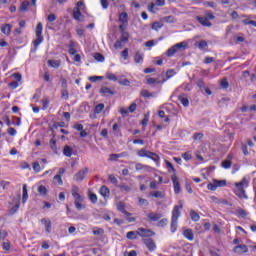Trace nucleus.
I'll return each mask as SVG.
<instances>
[{"label": "nucleus", "instance_id": "nucleus-4", "mask_svg": "<svg viewBox=\"0 0 256 256\" xmlns=\"http://www.w3.org/2000/svg\"><path fill=\"white\" fill-rule=\"evenodd\" d=\"M187 47H188V44L185 41L177 43L167 50L166 55L167 57H173L175 53H180L181 51H185Z\"/></svg>", "mask_w": 256, "mask_h": 256}, {"label": "nucleus", "instance_id": "nucleus-23", "mask_svg": "<svg viewBox=\"0 0 256 256\" xmlns=\"http://www.w3.org/2000/svg\"><path fill=\"white\" fill-rule=\"evenodd\" d=\"M147 217L150 219V221H159V219L163 217V214L151 212L147 215Z\"/></svg>", "mask_w": 256, "mask_h": 256}, {"label": "nucleus", "instance_id": "nucleus-57", "mask_svg": "<svg viewBox=\"0 0 256 256\" xmlns=\"http://www.w3.org/2000/svg\"><path fill=\"white\" fill-rule=\"evenodd\" d=\"M169 223V220L167 218H163L158 222V227H165Z\"/></svg>", "mask_w": 256, "mask_h": 256}, {"label": "nucleus", "instance_id": "nucleus-62", "mask_svg": "<svg viewBox=\"0 0 256 256\" xmlns=\"http://www.w3.org/2000/svg\"><path fill=\"white\" fill-rule=\"evenodd\" d=\"M7 132L12 136L15 137L17 135V130L13 127H9Z\"/></svg>", "mask_w": 256, "mask_h": 256}, {"label": "nucleus", "instance_id": "nucleus-46", "mask_svg": "<svg viewBox=\"0 0 256 256\" xmlns=\"http://www.w3.org/2000/svg\"><path fill=\"white\" fill-rule=\"evenodd\" d=\"M2 33H11V24H5L1 26Z\"/></svg>", "mask_w": 256, "mask_h": 256}, {"label": "nucleus", "instance_id": "nucleus-39", "mask_svg": "<svg viewBox=\"0 0 256 256\" xmlns=\"http://www.w3.org/2000/svg\"><path fill=\"white\" fill-rule=\"evenodd\" d=\"M50 147H51L52 151H54V152L57 151V140L55 139V134H53V137L50 140Z\"/></svg>", "mask_w": 256, "mask_h": 256}, {"label": "nucleus", "instance_id": "nucleus-25", "mask_svg": "<svg viewBox=\"0 0 256 256\" xmlns=\"http://www.w3.org/2000/svg\"><path fill=\"white\" fill-rule=\"evenodd\" d=\"M183 235L186 239H188V241H193V239H195V235L191 229L184 230Z\"/></svg>", "mask_w": 256, "mask_h": 256}, {"label": "nucleus", "instance_id": "nucleus-60", "mask_svg": "<svg viewBox=\"0 0 256 256\" xmlns=\"http://www.w3.org/2000/svg\"><path fill=\"white\" fill-rule=\"evenodd\" d=\"M100 4L102 9H108L109 8V1L108 0H100Z\"/></svg>", "mask_w": 256, "mask_h": 256}, {"label": "nucleus", "instance_id": "nucleus-7", "mask_svg": "<svg viewBox=\"0 0 256 256\" xmlns=\"http://www.w3.org/2000/svg\"><path fill=\"white\" fill-rule=\"evenodd\" d=\"M89 173V168L88 167H84L82 169H80L73 177L74 181H76L77 183H81L85 177H87Z\"/></svg>", "mask_w": 256, "mask_h": 256}, {"label": "nucleus", "instance_id": "nucleus-19", "mask_svg": "<svg viewBox=\"0 0 256 256\" xmlns=\"http://www.w3.org/2000/svg\"><path fill=\"white\" fill-rule=\"evenodd\" d=\"M75 47H77V43H75L73 40H70L68 45V53L70 55H75V53H77V49H75Z\"/></svg>", "mask_w": 256, "mask_h": 256}, {"label": "nucleus", "instance_id": "nucleus-64", "mask_svg": "<svg viewBox=\"0 0 256 256\" xmlns=\"http://www.w3.org/2000/svg\"><path fill=\"white\" fill-rule=\"evenodd\" d=\"M119 157H123V155L121 154H111L110 155V161H117V159H119Z\"/></svg>", "mask_w": 256, "mask_h": 256}, {"label": "nucleus", "instance_id": "nucleus-3", "mask_svg": "<svg viewBox=\"0 0 256 256\" xmlns=\"http://www.w3.org/2000/svg\"><path fill=\"white\" fill-rule=\"evenodd\" d=\"M179 209H183V204L180 206H174L172 210V219H171V233H175L177 231V221H179V217H181V211Z\"/></svg>", "mask_w": 256, "mask_h": 256}, {"label": "nucleus", "instance_id": "nucleus-45", "mask_svg": "<svg viewBox=\"0 0 256 256\" xmlns=\"http://www.w3.org/2000/svg\"><path fill=\"white\" fill-rule=\"evenodd\" d=\"M94 59L99 63H103V61H105V56H103L101 53H95Z\"/></svg>", "mask_w": 256, "mask_h": 256}, {"label": "nucleus", "instance_id": "nucleus-27", "mask_svg": "<svg viewBox=\"0 0 256 256\" xmlns=\"http://www.w3.org/2000/svg\"><path fill=\"white\" fill-rule=\"evenodd\" d=\"M175 69H169L166 71V78H164L161 81V85H163V83H165L166 81H169V79H171V77H173L175 75Z\"/></svg>", "mask_w": 256, "mask_h": 256}, {"label": "nucleus", "instance_id": "nucleus-9", "mask_svg": "<svg viewBox=\"0 0 256 256\" xmlns=\"http://www.w3.org/2000/svg\"><path fill=\"white\" fill-rule=\"evenodd\" d=\"M171 179L174 185V193L176 195H179L181 193V184L179 183V178L177 177V175L174 174L172 175Z\"/></svg>", "mask_w": 256, "mask_h": 256}, {"label": "nucleus", "instance_id": "nucleus-10", "mask_svg": "<svg viewBox=\"0 0 256 256\" xmlns=\"http://www.w3.org/2000/svg\"><path fill=\"white\" fill-rule=\"evenodd\" d=\"M153 235H155V232H153L150 229L138 228V236L139 237H153Z\"/></svg>", "mask_w": 256, "mask_h": 256}, {"label": "nucleus", "instance_id": "nucleus-61", "mask_svg": "<svg viewBox=\"0 0 256 256\" xmlns=\"http://www.w3.org/2000/svg\"><path fill=\"white\" fill-rule=\"evenodd\" d=\"M237 213H238V215H240V217H246L247 216V211H245L243 208H238Z\"/></svg>", "mask_w": 256, "mask_h": 256}, {"label": "nucleus", "instance_id": "nucleus-24", "mask_svg": "<svg viewBox=\"0 0 256 256\" xmlns=\"http://www.w3.org/2000/svg\"><path fill=\"white\" fill-rule=\"evenodd\" d=\"M195 47H198V49H200L201 51H205V49H207L208 44L207 41L205 40H200L195 42Z\"/></svg>", "mask_w": 256, "mask_h": 256}, {"label": "nucleus", "instance_id": "nucleus-13", "mask_svg": "<svg viewBox=\"0 0 256 256\" xmlns=\"http://www.w3.org/2000/svg\"><path fill=\"white\" fill-rule=\"evenodd\" d=\"M144 245H146L147 249L150 251H155L157 249V245H155V240L152 238L144 239Z\"/></svg>", "mask_w": 256, "mask_h": 256}, {"label": "nucleus", "instance_id": "nucleus-38", "mask_svg": "<svg viewBox=\"0 0 256 256\" xmlns=\"http://www.w3.org/2000/svg\"><path fill=\"white\" fill-rule=\"evenodd\" d=\"M118 188L123 192V193H131V186L127 184H122L118 185Z\"/></svg>", "mask_w": 256, "mask_h": 256}, {"label": "nucleus", "instance_id": "nucleus-8", "mask_svg": "<svg viewBox=\"0 0 256 256\" xmlns=\"http://www.w3.org/2000/svg\"><path fill=\"white\" fill-rule=\"evenodd\" d=\"M127 41H129V34L124 33L122 34L121 38L115 42L114 48L121 49L123 47V43H127Z\"/></svg>", "mask_w": 256, "mask_h": 256}, {"label": "nucleus", "instance_id": "nucleus-20", "mask_svg": "<svg viewBox=\"0 0 256 256\" xmlns=\"http://www.w3.org/2000/svg\"><path fill=\"white\" fill-rule=\"evenodd\" d=\"M145 57V54L141 51H137L134 55V63H143V59Z\"/></svg>", "mask_w": 256, "mask_h": 256}, {"label": "nucleus", "instance_id": "nucleus-48", "mask_svg": "<svg viewBox=\"0 0 256 256\" xmlns=\"http://www.w3.org/2000/svg\"><path fill=\"white\" fill-rule=\"evenodd\" d=\"M242 23L243 25H252V27H256V21L250 20L249 18L242 20Z\"/></svg>", "mask_w": 256, "mask_h": 256}, {"label": "nucleus", "instance_id": "nucleus-31", "mask_svg": "<svg viewBox=\"0 0 256 256\" xmlns=\"http://www.w3.org/2000/svg\"><path fill=\"white\" fill-rule=\"evenodd\" d=\"M159 83L161 84V81H159L157 78H151V77H148L146 78V84L147 85H159Z\"/></svg>", "mask_w": 256, "mask_h": 256}, {"label": "nucleus", "instance_id": "nucleus-30", "mask_svg": "<svg viewBox=\"0 0 256 256\" xmlns=\"http://www.w3.org/2000/svg\"><path fill=\"white\" fill-rule=\"evenodd\" d=\"M100 195H102V197H109V195H111V192L109 191V188L107 186H101Z\"/></svg>", "mask_w": 256, "mask_h": 256}, {"label": "nucleus", "instance_id": "nucleus-22", "mask_svg": "<svg viewBox=\"0 0 256 256\" xmlns=\"http://www.w3.org/2000/svg\"><path fill=\"white\" fill-rule=\"evenodd\" d=\"M73 17L76 21H82L83 20V14H81V10L79 8L73 9Z\"/></svg>", "mask_w": 256, "mask_h": 256}, {"label": "nucleus", "instance_id": "nucleus-21", "mask_svg": "<svg viewBox=\"0 0 256 256\" xmlns=\"http://www.w3.org/2000/svg\"><path fill=\"white\" fill-rule=\"evenodd\" d=\"M48 67H52L53 69H59L61 67V60H48Z\"/></svg>", "mask_w": 256, "mask_h": 256}, {"label": "nucleus", "instance_id": "nucleus-33", "mask_svg": "<svg viewBox=\"0 0 256 256\" xmlns=\"http://www.w3.org/2000/svg\"><path fill=\"white\" fill-rule=\"evenodd\" d=\"M37 191H38L39 195H42V197H45V195H47V193H49V190H47V187H45L44 185L38 186Z\"/></svg>", "mask_w": 256, "mask_h": 256}, {"label": "nucleus", "instance_id": "nucleus-55", "mask_svg": "<svg viewBox=\"0 0 256 256\" xmlns=\"http://www.w3.org/2000/svg\"><path fill=\"white\" fill-rule=\"evenodd\" d=\"M204 7H211L212 9L217 8V4L213 1H206L204 2Z\"/></svg>", "mask_w": 256, "mask_h": 256}, {"label": "nucleus", "instance_id": "nucleus-41", "mask_svg": "<svg viewBox=\"0 0 256 256\" xmlns=\"http://www.w3.org/2000/svg\"><path fill=\"white\" fill-rule=\"evenodd\" d=\"M103 109H105V104L100 103V104L96 105L95 109H94L95 115H99V113H101V111H103Z\"/></svg>", "mask_w": 256, "mask_h": 256}, {"label": "nucleus", "instance_id": "nucleus-36", "mask_svg": "<svg viewBox=\"0 0 256 256\" xmlns=\"http://www.w3.org/2000/svg\"><path fill=\"white\" fill-rule=\"evenodd\" d=\"M190 217L192 219V221H199V219H201V216H199V213H197L195 210H190Z\"/></svg>", "mask_w": 256, "mask_h": 256}, {"label": "nucleus", "instance_id": "nucleus-47", "mask_svg": "<svg viewBox=\"0 0 256 256\" xmlns=\"http://www.w3.org/2000/svg\"><path fill=\"white\" fill-rule=\"evenodd\" d=\"M88 197H89V200L91 201V203H93V204L97 203V194L91 193V191H89Z\"/></svg>", "mask_w": 256, "mask_h": 256}, {"label": "nucleus", "instance_id": "nucleus-59", "mask_svg": "<svg viewBox=\"0 0 256 256\" xmlns=\"http://www.w3.org/2000/svg\"><path fill=\"white\" fill-rule=\"evenodd\" d=\"M54 181H57L58 185H63V179L61 178V174L55 175Z\"/></svg>", "mask_w": 256, "mask_h": 256}, {"label": "nucleus", "instance_id": "nucleus-2", "mask_svg": "<svg viewBox=\"0 0 256 256\" xmlns=\"http://www.w3.org/2000/svg\"><path fill=\"white\" fill-rule=\"evenodd\" d=\"M235 187V195L240 199H247V193L245 192V187H249V181H247V178L244 177L240 182H236Z\"/></svg>", "mask_w": 256, "mask_h": 256}, {"label": "nucleus", "instance_id": "nucleus-51", "mask_svg": "<svg viewBox=\"0 0 256 256\" xmlns=\"http://www.w3.org/2000/svg\"><path fill=\"white\" fill-rule=\"evenodd\" d=\"M61 97H62V99H65V101H67V99H69V91H67V88L62 89Z\"/></svg>", "mask_w": 256, "mask_h": 256}, {"label": "nucleus", "instance_id": "nucleus-26", "mask_svg": "<svg viewBox=\"0 0 256 256\" xmlns=\"http://www.w3.org/2000/svg\"><path fill=\"white\" fill-rule=\"evenodd\" d=\"M34 47L37 49L41 43H43V35L41 33H36V39L33 41Z\"/></svg>", "mask_w": 256, "mask_h": 256}, {"label": "nucleus", "instance_id": "nucleus-52", "mask_svg": "<svg viewBox=\"0 0 256 256\" xmlns=\"http://www.w3.org/2000/svg\"><path fill=\"white\" fill-rule=\"evenodd\" d=\"M232 162L231 160H224L222 161V167L224 169H231Z\"/></svg>", "mask_w": 256, "mask_h": 256}, {"label": "nucleus", "instance_id": "nucleus-12", "mask_svg": "<svg viewBox=\"0 0 256 256\" xmlns=\"http://www.w3.org/2000/svg\"><path fill=\"white\" fill-rule=\"evenodd\" d=\"M100 95H102V97H110L111 95L115 94V91L111 90V88L107 87V86H103L100 90H99Z\"/></svg>", "mask_w": 256, "mask_h": 256}, {"label": "nucleus", "instance_id": "nucleus-42", "mask_svg": "<svg viewBox=\"0 0 256 256\" xmlns=\"http://www.w3.org/2000/svg\"><path fill=\"white\" fill-rule=\"evenodd\" d=\"M110 183H112V185H115L116 187H118V183H119V180H117V177H115V175L111 174L109 175L108 177Z\"/></svg>", "mask_w": 256, "mask_h": 256}, {"label": "nucleus", "instance_id": "nucleus-63", "mask_svg": "<svg viewBox=\"0 0 256 256\" xmlns=\"http://www.w3.org/2000/svg\"><path fill=\"white\" fill-rule=\"evenodd\" d=\"M214 61H215V57H206V58L204 59V63H205L206 65H209V64H211V63H214Z\"/></svg>", "mask_w": 256, "mask_h": 256}, {"label": "nucleus", "instance_id": "nucleus-5", "mask_svg": "<svg viewBox=\"0 0 256 256\" xmlns=\"http://www.w3.org/2000/svg\"><path fill=\"white\" fill-rule=\"evenodd\" d=\"M138 157H147L148 159H152V161H155V163H159V155H157L155 152H151L145 149H140L138 151Z\"/></svg>", "mask_w": 256, "mask_h": 256}, {"label": "nucleus", "instance_id": "nucleus-49", "mask_svg": "<svg viewBox=\"0 0 256 256\" xmlns=\"http://www.w3.org/2000/svg\"><path fill=\"white\" fill-rule=\"evenodd\" d=\"M32 169H33V171H35V173H40V171H41V165L39 164V162H34L33 164H32Z\"/></svg>", "mask_w": 256, "mask_h": 256}, {"label": "nucleus", "instance_id": "nucleus-18", "mask_svg": "<svg viewBox=\"0 0 256 256\" xmlns=\"http://www.w3.org/2000/svg\"><path fill=\"white\" fill-rule=\"evenodd\" d=\"M138 236H139V230L129 231L126 234V239H129L130 241H135V239H137Z\"/></svg>", "mask_w": 256, "mask_h": 256}, {"label": "nucleus", "instance_id": "nucleus-29", "mask_svg": "<svg viewBox=\"0 0 256 256\" xmlns=\"http://www.w3.org/2000/svg\"><path fill=\"white\" fill-rule=\"evenodd\" d=\"M29 9V1H23L19 7L20 13H27Z\"/></svg>", "mask_w": 256, "mask_h": 256}, {"label": "nucleus", "instance_id": "nucleus-44", "mask_svg": "<svg viewBox=\"0 0 256 256\" xmlns=\"http://www.w3.org/2000/svg\"><path fill=\"white\" fill-rule=\"evenodd\" d=\"M49 97H45V98H43L42 99V109H43V111H45V110H47L48 109V107H49Z\"/></svg>", "mask_w": 256, "mask_h": 256}, {"label": "nucleus", "instance_id": "nucleus-17", "mask_svg": "<svg viewBox=\"0 0 256 256\" xmlns=\"http://www.w3.org/2000/svg\"><path fill=\"white\" fill-rule=\"evenodd\" d=\"M197 21L200 23V25H203V27H211V23L209 22V18L205 16H198Z\"/></svg>", "mask_w": 256, "mask_h": 256}, {"label": "nucleus", "instance_id": "nucleus-35", "mask_svg": "<svg viewBox=\"0 0 256 256\" xmlns=\"http://www.w3.org/2000/svg\"><path fill=\"white\" fill-rule=\"evenodd\" d=\"M178 99H179L180 103L183 105V107H189V98H187L186 95L179 96Z\"/></svg>", "mask_w": 256, "mask_h": 256}, {"label": "nucleus", "instance_id": "nucleus-54", "mask_svg": "<svg viewBox=\"0 0 256 256\" xmlns=\"http://www.w3.org/2000/svg\"><path fill=\"white\" fill-rule=\"evenodd\" d=\"M220 85L222 89H227L229 87V81H227V78H223L220 82Z\"/></svg>", "mask_w": 256, "mask_h": 256}, {"label": "nucleus", "instance_id": "nucleus-15", "mask_svg": "<svg viewBox=\"0 0 256 256\" xmlns=\"http://www.w3.org/2000/svg\"><path fill=\"white\" fill-rule=\"evenodd\" d=\"M117 207V210L120 211V213H123L124 215H126V217H131V212H128L126 209H125V203L122 202V201H119L116 205Z\"/></svg>", "mask_w": 256, "mask_h": 256}, {"label": "nucleus", "instance_id": "nucleus-16", "mask_svg": "<svg viewBox=\"0 0 256 256\" xmlns=\"http://www.w3.org/2000/svg\"><path fill=\"white\" fill-rule=\"evenodd\" d=\"M249 248L245 244H240L234 247V253L242 255V253H248Z\"/></svg>", "mask_w": 256, "mask_h": 256}, {"label": "nucleus", "instance_id": "nucleus-32", "mask_svg": "<svg viewBox=\"0 0 256 256\" xmlns=\"http://www.w3.org/2000/svg\"><path fill=\"white\" fill-rule=\"evenodd\" d=\"M22 191V203H27V199L29 198V194L27 193V184L23 185Z\"/></svg>", "mask_w": 256, "mask_h": 256}, {"label": "nucleus", "instance_id": "nucleus-53", "mask_svg": "<svg viewBox=\"0 0 256 256\" xmlns=\"http://www.w3.org/2000/svg\"><path fill=\"white\" fill-rule=\"evenodd\" d=\"M121 57H123L124 61H127V59H129V49L125 48L121 52Z\"/></svg>", "mask_w": 256, "mask_h": 256}, {"label": "nucleus", "instance_id": "nucleus-14", "mask_svg": "<svg viewBox=\"0 0 256 256\" xmlns=\"http://www.w3.org/2000/svg\"><path fill=\"white\" fill-rule=\"evenodd\" d=\"M40 222L44 225L46 233H51V229L53 227L51 220H49V218H42Z\"/></svg>", "mask_w": 256, "mask_h": 256}, {"label": "nucleus", "instance_id": "nucleus-1", "mask_svg": "<svg viewBox=\"0 0 256 256\" xmlns=\"http://www.w3.org/2000/svg\"><path fill=\"white\" fill-rule=\"evenodd\" d=\"M72 197L74 199V205L77 211H83V209H85V205L83 204V202L85 201V197L79 194V187H72Z\"/></svg>", "mask_w": 256, "mask_h": 256}, {"label": "nucleus", "instance_id": "nucleus-37", "mask_svg": "<svg viewBox=\"0 0 256 256\" xmlns=\"http://www.w3.org/2000/svg\"><path fill=\"white\" fill-rule=\"evenodd\" d=\"M128 17H129V15L127 14V12H122L119 15V22L120 23H128Z\"/></svg>", "mask_w": 256, "mask_h": 256}, {"label": "nucleus", "instance_id": "nucleus-56", "mask_svg": "<svg viewBox=\"0 0 256 256\" xmlns=\"http://www.w3.org/2000/svg\"><path fill=\"white\" fill-rule=\"evenodd\" d=\"M140 207H147L149 205V201H147V199L145 198H140L138 201Z\"/></svg>", "mask_w": 256, "mask_h": 256}, {"label": "nucleus", "instance_id": "nucleus-11", "mask_svg": "<svg viewBox=\"0 0 256 256\" xmlns=\"http://www.w3.org/2000/svg\"><path fill=\"white\" fill-rule=\"evenodd\" d=\"M21 201V195L18 194L16 198L13 199V203H16L11 209H10V215H15L16 211H19L20 203Z\"/></svg>", "mask_w": 256, "mask_h": 256}, {"label": "nucleus", "instance_id": "nucleus-34", "mask_svg": "<svg viewBox=\"0 0 256 256\" xmlns=\"http://www.w3.org/2000/svg\"><path fill=\"white\" fill-rule=\"evenodd\" d=\"M149 197H155V199H163L165 195L161 191L150 192Z\"/></svg>", "mask_w": 256, "mask_h": 256}, {"label": "nucleus", "instance_id": "nucleus-58", "mask_svg": "<svg viewBox=\"0 0 256 256\" xmlns=\"http://www.w3.org/2000/svg\"><path fill=\"white\" fill-rule=\"evenodd\" d=\"M101 79H103V76H91V77H89V81H91V83H96V81H101Z\"/></svg>", "mask_w": 256, "mask_h": 256}, {"label": "nucleus", "instance_id": "nucleus-6", "mask_svg": "<svg viewBox=\"0 0 256 256\" xmlns=\"http://www.w3.org/2000/svg\"><path fill=\"white\" fill-rule=\"evenodd\" d=\"M226 185H227V180H217V179H214L213 183H209L207 185V189L209 191H217V188L225 187Z\"/></svg>", "mask_w": 256, "mask_h": 256}, {"label": "nucleus", "instance_id": "nucleus-50", "mask_svg": "<svg viewBox=\"0 0 256 256\" xmlns=\"http://www.w3.org/2000/svg\"><path fill=\"white\" fill-rule=\"evenodd\" d=\"M163 27V24L161 22H154L152 24L153 31H159Z\"/></svg>", "mask_w": 256, "mask_h": 256}, {"label": "nucleus", "instance_id": "nucleus-43", "mask_svg": "<svg viewBox=\"0 0 256 256\" xmlns=\"http://www.w3.org/2000/svg\"><path fill=\"white\" fill-rule=\"evenodd\" d=\"M245 41V38L243 36H234L231 40V43H243Z\"/></svg>", "mask_w": 256, "mask_h": 256}, {"label": "nucleus", "instance_id": "nucleus-40", "mask_svg": "<svg viewBox=\"0 0 256 256\" xmlns=\"http://www.w3.org/2000/svg\"><path fill=\"white\" fill-rule=\"evenodd\" d=\"M162 21L164 23H175L177 21V19L175 18V16H166L164 18H162Z\"/></svg>", "mask_w": 256, "mask_h": 256}, {"label": "nucleus", "instance_id": "nucleus-28", "mask_svg": "<svg viewBox=\"0 0 256 256\" xmlns=\"http://www.w3.org/2000/svg\"><path fill=\"white\" fill-rule=\"evenodd\" d=\"M63 155H65V157H71V155H73V148L69 145L64 146Z\"/></svg>", "mask_w": 256, "mask_h": 256}]
</instances>
